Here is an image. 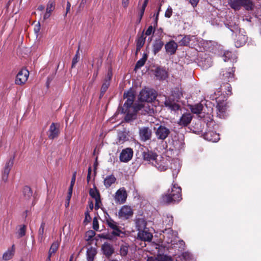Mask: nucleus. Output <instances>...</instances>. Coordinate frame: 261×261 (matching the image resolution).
Masks as SVG:
<instances>
[{
	"label": "nucleus",
	"instance_id": "1",
	"mask_svg": "<svg viewBox=\"0 0 261 261\" xmlns=\"http://www.w3.org/2000/svg\"><path fill=\"white\" fill-rule=\"evenodd\" d=\"M130 111H132V113H128L125 117V120L126 121H129L135 119L138 111H142L143 114H147L151 115L154 112V108L153 107L151 102L139 103L136 105V108H130Z\"/></svg>",
	"mask_w": 261,
	"mask_h": 261
},
{
	"label": "nucleus",
	"instance_id": "2",
	"mask_svg": "<svg viewBox=\"0 0 261 261\" xmlns=\"http://www.w3.org/2000/svg\"><path fill=\"white\" fill-rule=\"evenodd\" d=\"M181 199V188L176 185H173L166 194L162 196L161 201L164 203H170L172 202H178Z\"/></svg>",
	"mask_w": 261,
	"mask_h": 261
},
{
	"label": "nucleus",
	"instance_id": "3",
	"mask_svg": "<svg viewBox=\"0 0 261 261\" xmlns=\"http://www.w3.org/2000/svg\"><path fill=\"white\" fill-rule=\"evenodd\" d=\"M226 25L231 32L237 34L236 38H235V46L237 47H239L244 45L247 39L244 30L240 29L236 22L234 24L230 22L229 24H227Z\"/></svg>",
	"mask_w": 261,
	"mask_h": 261
},
{
	"label": "nucleus",
	"instance_id": "4",
	"mask_svg": "<svg viewBox=\"0 0 261 261\" xmlns=\"http://www.w3.org/2000/svg\"><path fill=\"white\" fill-rule=\"evenodd\" d=\"M182 96L181 91L179 88H176L172 93V97H170L168 98H166L164 102V105L166 107L172 111H176L178 110L180 107L175 102V100L178 101Z\"/></svg>",
	"mask_w": 261,
	"mask_h": 261
},
{
	"label": "nucleus",
	"instance_id": "5",
	"mask_svg": "<svg viewBox=\"0 0 261 261\" xmlns=\"http://www.w3.org/2000/svg\"><path fill=\"white\" fill-rule=\"evenodd\" d=\"M228 4L234 10H239L242 7L247 10H252L254 8L252 0H228Z\"/></svg>",
	"mask_w": 261,
	"mask_h": 261
},
{
	"label": "nucleus",
	"instance_id": "6",
	"mask_svg": "<svg viewBox=\"0 0 261 261\" xmlns=\"http://www.w3.org/2000/svg\"><path fill=\"white\" fill-rule=\"evenodd\" d=\"M124 97L126 99V100L123 105L122 112L126 113V116L128 113H132V111H130V108H136V106L135 107L132 106L135 99L134 92L132 90H129L126 93H124Z\"/></svg>",
	"mask_w": 261,
	"mask_h": 261
},
{
	"label": "nucleus",
	"instance_id": "7",
	"mask_svg": "<svg viewBox=\"0 0 261 261\" xmlns=\"http://www.w3.org/2000/svg\"><path fill=\"white\" fill-rule=\"evenodd\" d=\"M156 98V93L150 89H143L139 94L140 103H150Z\"/></svg>",
	"mask_w": 261,
	"mask_h": 261
},
{
	"label": "nucleus",
	"instance_id": "8",
	"mask_svg": "<svg viewBox=\"0 0 261 261\" xmlns=\"http://www.w3.org/2000/svg\"><path fill=\"white\" fill-rule=\"evenodd\" d=\"M171 131L170 129L164 125H161L154 128V134L158 140L163 141L168 138Z\"/></svg>",
	"mask_w": 261,
	"mask_h": 261
},
{
	"label": "nucleus",
	"instance_id": "9",
	"mask_svg": "<svg viewBox=\"0 0 261 261\" xmlns=\"http://www.w3.org/2000/svg\"><path fill=\"white\" fill-rule=\"evenodd\" d=\"M170 161L166 158H164L161 155H159L158 158L156 159L153 164L154 166L159 171H164L169 168V164Z\"/></svg>",
	"mask_w": 261,
	"mask_h": 261
},
{
	"label": "nucleus",
	"instance_id": "10",
	"mask_svg": "<svg viewBox=\"0 0 261 261\" xmlns=\"http://www.w3.org/2000/svg\"><path fill=\"white\" fill-rule=\"evenodd\" d=\"M114 197L116 203L119 204L125 203L127 197V194L125 188L122 187L118 190Z\"/></svg>",
	"mask_w": 261,
	"mask_h": 261
},
{
	"label": "nucleus",
	"instance_id": "11",
	"mask_svg": "<svg viewBox=\"0 0 261 261\" xmlns=\"http://www.w3.org/2000/svg\"><path fill=\"white\" fill-rule=\"evenodd\" d=\"M14 159L10 158L6 163L5 167L2 172V179L4 182H7L9 176V172L13 165Z\"/></svg>",
	"mask_w": 261,
	"mask_h": 261
},
{
	"label": "nucleus",
	"instance_id": "12",
	"mask_svg": "<svg viewBox=\"0 0 261 261\" xmlns=\"http://www.w3.org/2000/svg\"><path fill=\"white\" fill-rule=\"evenodd\" d=\"M29 75V72L26 69H22L17 74L15 83L17 85L24 84L28 80Z\"/></svg>",
	"mask_w": 261,
	"mask_h": 261
},
{
	"label": "nucleus",
	"instance_id": "13",
	"mask_svg": "<svg viewBox=\"0 0 261 261\" xmlns=\"http://www.w3.org/2000/svg\"><path fill=\"white\" fill-rule=\"evenodd\" d=\"M139 135L140 140L145 142L151 139L152 131L148 127H142L139 128Z\"/></svg>",
	"mask_w": 261,
	"mask_h": 261
},
{
	"label": "nucleus",
	"instance_id": "14",
	"mask_svg": "<svg viewBox=\"0 0 261 261\" xmlns=\"http://www.w3.org/2000/svg\"><path fill=\"white\" fill-rule=\"evenodd\" d=\"M142 158L143 159L148 162L149 163L153 164L155 160L157 158H158L159 155H158L156 153L153 152L151 150H144L142 152Z\"/></svg>",
	"mask_w": 261,
	"mask_h": 261
},
{
	"label": "nucleus",
	"instance_id": "15",
	"mask_svg": "<svg viewBox=\"0 0 261 261\" xmlns=\"http://www.w3.org/2000/svg\"><path fill=\"white\" fill-rule=\"evenodd\" d=\"M133 211L130 206L123 205L118 212V216L120 218L127 219L132 217Z\"/></svg>",
	"mask_w": 261,
	"mask_h": 261
},
{
	"label": "nucleus",
	"instance_id": "16",
	"mask_svg": "<svg viewBox=\"0 0 261 261\" xmlns=\"http://www.w3.org/2000/svg\"><path fill=\"white\" fill-rule=\"evenodd\" d=\"M133 155V151L130 148L123 149L119 156L120 160L122 162H127L130 161Z\"/></svg>",
	"mask_w": 261,
	"mask_h": 261
},
{
	"label": "nucleus",
	"instance_id": "17",
	"mask_svg": "<svg viewBox=\"0 0 261 261\" xmlns=\"http://www.w3.org/2000/svg\"><path fill=\"white\" fill-rule=\"evenodd\" d=\"M106 224L109 227L113 229L112 234L115 236H119L122 231L119 229L117 223L111 218H109L106 220Z\"/></svg>",
	"mask_w": 261,
	"mask_h": 261
},
{
	"label": "nucleus",
	"instance_id": "18",
	"mask_svg": "<svg viewBox=\"0 0 261 261\" xmlns=\"http://www.w3.org/2000/svg\"><path fill=\"white\" fill-rule=\"evenodd\" d=\"M216 108L217 116L220 118H224L226 116V103L225 101L218 102Z\"/></svg>",
	"mask_w": 261,
	"mask_h": 261
},
{
	"label": "nucleus",
	"instance_id": "19",
	"mask_svg": "<svg viewBox=\"0 0 261 261\" xmlns=\"http://www.w3.org/2000/svg\"><path fill=\"white\" fill-rule=\"evenodd\" d=\"M177 234L176 232H174L172 230H167L164 234V240L168 244L174 243L176 241Z\"/></svg>",
	"mask_w": 261,
	"mask_h": 261
},
{
	"label": "nucleus",
	"instance_id": "20",
	"mask_svg": "<svg viewBox=\"0 0 261 261\" xmlns=\"http://www.w3.org/2000/svg\"><path fill=\"white\" fill-rule=\"evenodd\" d=\"M192 119V116L191 114L185 113L181 116L177 123L180 126H186L190 123Z\"/></svg>",
	"mask_w": 261,
	"mask_h": 261
},
{
	"label": "nucleus",
	"instance_id": "21",
	"mask_svg": "<svg viewBox=\"0 0 261 261\" xmlns=\"http://www.w3.org/2000/svg\"><path fill=\"white\" fill-rule=\"evenodd\" d=\"M138 237L142 240L150 242L152 238V234L149 232L147 228L138 232Z\"/></svg>",
	"mask_w": 261,
	"mask_h": 261
},
{
	"label": "nucleus",
	"instance_id": "22",
	"mask_svg": "<svg viewBox=\"0 0 261 261\" xmlns=\"http://www.w3.org/2000/svg\"><path fill=\"white\" fill-rule=\"evenodd\" d=\"M177 44L173 40H171L165 44V47L166 52L170 55H173L177 48Z\"/></svg>",
	"mask_w": 261,
	"mask_h": 261
},
{
	"label": "nucleus",
	"instance_id": "23",
	"mask_svg": "<svg viewBox=\"0 0 261 261\" xmlns=\"http://www.w3.org/2000/svg\"><path fill=\"white\" fill-rule=\"evenodd\" d=\"M59 133V127L57 124L53 123L49 127L48 130V137L50 139H54L57 138Z\"/></svg>",
	"mask_w": 261,
	"mask_h": 261
},
{
	"label": "nucleus",
	"instance_id": "24",
	"mask_svg": "<svg viewBox=\"0 0 261 261\" xmlns=\"http://www.w3.org/2000/svg\"><path fill=\"white\" fill-rule=\"evenodd\" d=\"M193 42L191 45H194V43L197 42V38L195 36L187 35L185 36L180 40L179 43L181 45L188 46L190 45V42Z\"/></svg>",
	"mask_w": 261,
	"mask_h": 261
},
{
	"label": "nucleus",
	"instance_id": "25",
	"mask_svg": "<svg viewBox=\"0 0 261 261\" xmlns=\"http://www.w3.org/2000/svg\"><path fill=\"white\" fill-rule=\"evenodd\" d=\"M55 7V2L54 0H49L46 9V12L44 15L43 18L46 19L48 18Z\"/></svg>",
	"mask_w": 261,
	"mask_h": 261
},
{
	"label": "nucleus",
	"instance_id": "26",
	"mask_svg": "<svg viewBox=\"0 0 261 261\" xmlns=\"http://www.w3.org/2000/svg\"><path fill=\"white\" fill-rule=\"evenodd\" d=\"M204 138L210 141L217 142L220 140L219 134L215 132H208L205 134Z\"/></svg>",
	"mask_w": 261,
	"mask_h": 261
},
{
	"label": "nucleus",
	"instance_id": "27",
	"mask_svg": "<svg viewBox=\"0 0 261 261\" xmlns=\"http://www.w3.org/2000/svg\"><path fill=\"white\" fill-rule=\"evenodd\" d=\"M101 248L104 254L108 257L111 256L114 252V249L113 246L108 243H105L102 246Z\"/></svg>",
	"mask_w": 261,
	"mask_h": 261
},
{
	"label": "nucleus",
	"instance_id": "28",
	"mask_svg": "<svg viewBox=\"0 0 261 261\" xmlns=\"http://www.w3.org/2000/svg\"><path fill=\"white\" fill-rule=\"evenodd\" d=\"M112 75V72L111 71H109L108 74L107 75V77L106 78L105 81L102 85L101 88V93L103 94L106 90H107L108 87L110 85V82L111 79Z\"/></svg>",
	"mask_w": 261,
	"mask_h": 261
},
{
	"label": "nucleus",
	"instance_id": "29",
	"mask_svg": "<svg viewBox=\"0 0 261 261\" xmlns=\"http://www.w3.org/2000/svg\"><path fill=\"white\" fill-rule=\"evenodd\" d=\"M15 251V246L13 245L11 248H9L3 254V258L5 260H9L12 258L14 255Z\"/></svg>",
	"mask_w": 261,
	"mask_h": 261
},
{
	"label": "nucleus",
	"instance_id": "30",
	"mask_svg": "<svg viewBox=\"0 0 261 261\" xmlns=\"http://www.w3.org/2000/svg\"><path fill=\"white\" fill-rule=\"evenodd\" d=\"M116 180V178L113 175L107 176L103 180V184L106 188H109L114 184Z\"/></svg>",
	"mask_w": 261,
	"mask_h": 261
},
{
	"label": "nucleus",
	"instance_id": "31",
	"mask_svg": "<svg viewBox=\"0 0 261 261\" xmlns=\"http://www.w3.org/2000/svg\"><path fill=\"white\" fill-rule=\"evenodd\" d=\"M136 225L139 231L146 228V223L143 218H138L136 219Z\"/></svg>",
	"mask_w": 261,
	"mask_h": 261
},
{
	"label": "nucleus",
	"instance_id": "32",
	"mask_svg": "<svg viewBox=\"0 0 261 261\" xmlns=\"http://www.w3.org/2000/svg\"><path fill=\"white\" fill-rule=\"evenodd\" d=\"M164 45V43L161 40H156L153 45V50L154 54L158 53Z\"/></svg>",
	"mask_w": 261,
	"mask_h": 261
},
{
	"label": "nucleus",
	"instance_id": "33",
	"mask_svg": "<svg viewBox=\"0 0 261 261\" xmlns=\"http://www.w3.org/2000/svg\"><path fill=\"white\" fill-rule=\"evenodd\" d=\"M190 109L193 113L198 114L202 111L203 106L201 103H198L195 105L190 106Z\"/></svg>",
	"mask_w": 261,
	"mask_h": 261
},
{
	"label": "nucleus",
	"instance_id": "34",
	"mask_svg": "<svg viewBox=\"0 0 261 261\" xmlns=\"http://www.w3.org/2000/svg\"><path fill=\"white\" fill-rule=\"evenodd\" d=\"M96 254V250L95 248L90 247L87 249V256L88 261H93L94 256Z\"/></svg>",
	"mask_w": 261,
	"mask_h": 261
},
{
	"label": "nucleus",
	"instance_id": "35",
	"mask_svg": "<svg viewBox=\"0 0 261 261\" xmlns=\"http://www.w3.org/2000/svg\"><path fill=\"white\" fill-rule=\"evenodd\" d=\"M44 228H45V223L42 222L40 227L38 230V240L40 242H42L43 240L44 239Z\"/></svg>",
	"mask_w": 261,
	"mask_h": 261
},
{
	"label": "nucleus",
	"instance_id": "36",
	"mask_svg": "<svg viewBox=\"0 0 261 261\" xmlns=\"http://www.w3.org/2000/svg\"><path fill=\"white\" fill-rule=\"evenodd\" d=\"M167 72L165 69L158 68L155 71V76L159 79H164L167 77Z\"/></svg>",
	"mask_w": 261,
	"mask_h": 261
},
{
	"label": "nucleus",
	"instance_id": "37",
	"mask_svg": "<svg viewBox=\"0 0 261 261\" xmlns=\"http://www.w3.org/2000/svg\"><path fill=\"white\" fill-rule=\"evenodd\" d=\"M173 146L175 150L179 151L184 148V143L182 141L176 140L173 141Z\"/></svg>",
	"mask_w": 261,
	"mask_h": 261
},
{
	"label": "nucleus",
	"instance_id": "38",
	"mask_svg": "<svg viewBox=\"0 0 261 261\" xmlns=\"http://www.w3.org/2000/svg\"><path fill=\"white\" fill-rule=\"evenodd\" d=\"M145 38L144 35L142 34L137 40V51L139 50L144 45L145 43Z\"/></svg>",
	"mask_w": 261,
	"mask_h": 261
},
{
	"label": "nucleus",
	"instance_id": "39",
	"mask_svg": "<svg viewBox=\"0 0 261 261\" xmlns=\"http://www.w3.org/2000/svg\"><path fill=\"white\" fill-rule=\"evenodd\" d=\"M128 245L126 244H123L120 246V254L122 256H125L127 255L128 252Z\"/></svg>",
	"mask_w": 261,
	"mask_h": 261
},
{
	"label": "nucleus",
	"instance_id": "40",
	"mask_svg": "<svg viewBox=\"0 0 261 261\" xmlns=\"http://www.w3.org/2000/svg\"><path fill=\"white\" fill-rule=\"evenodd\" d=\"M89 194L94 199L100 197L99 193L95 188L90 189L89 191Z\"/></svg>",
	"mask_w": 261,
	"mask_h": 261
},
{
	"label": "nucleus",
	"instance_id": "41",
	"mask_svg": "<svg viewBox=\"0 0 261 261\" xmlns=\"http://www.w3.org/2000/svg\"><path fill=\"white\" fill-rule=\"evenodd\" d=\"M23 193L27 199L29 198L32 195L31 189L29 187L26 186L23 188Z\"/></svg>",
	"mask_w": 261,
	"mask_h": 261
},
{
	"label": "nucleus",
	"instance_id": "42",
	"mask_svg": "<svg viewBox=\"0 0 261 261\" xmlns=\"http://www.w3.org/2000/svg\"><path fill=\"white\" fill-rule=\"evenodd\" d=\"M59 245L57 243H54L49 250L48 254H49V256H51V255L55 253L58 248Z\"/></svg>",
	"mask_w": 261,
	"mask_h": 261
},
{
	"label": "nucleus",
	"instance_id": "43",
	"mask_svg": "<svg viewBox=\"0 0 261 261\" xmlns=\"http://www.w3.org/2000/svg\"><path fill=\"white\" fill-rule=\"evenodd\" d=\"M146 60V57H143L141 59H140L136 63L135 68H140L142 66H143Z\"/></svg>",
	"mask_w": 261,
	"mask_h": 261
},
{
	"label": "nucleus",
	"instance_id": "44",
	"mask_svg": "<svg viewBox=\"0 0 261 261\" xmlns=\"http://www.w3.org/2000/svg\"><path fill=\"white\" fill-rule=\"evenodd\" d=\"M26 231V227L24 225L21 226L19 230H18L17 233H18V238H21L23 236H24L25 234Z\"/></svg>",
	"mask_w": 261,
	"mask_h": 261
},
{
	"label": "nucleus",
	"instance_id": "45",
	"mask_svg": "<svg viewBox=\"0 0 261 261\" xmlns=\"http://www.w3.org/2000/svg\"><path fill=\"white\" fill-rule=\"evenodd\" d=\"M158 260L159 261H172L173 259L171 257L163 255L158 256Z\"/></svg>",
	"mask_w": 261,
	"mask_h": 261
},
{
	"label": "nucleus",
	"instance_id": "46",
	"mask_svg": "<svg viewBox=\"0 0 261 261\" xmlns=\"http://www.w3.org/2000/svg\"><path fill=\"white\" fill-rule=\"evenodd\" d=\"M80 59V55L79 54V51L76 52V55H75L74 57L72 59V67H74L75 65V64L78 62Z\"/></svg>",
	"mask_w": 261,
	"mask_h": 261
},
{
	"label": "nucleus",
	"instance_id": "47",
	"mask_svg": "<svg viewBox=\"0 0 261 261\" xmlns=\"http://www.w3.org/2000/svg\"><path fill=\"white\" fill-rule=\"evenodd\" d=\"M232 72V70L226 72L225 73H223V75L228 79V81H230L233 79V74Z\"/></svg>",
	"mask_w": 261,
	"mask_h": 261
},
{
	"label": "nucleus",
	"instance_id": "48",
	"mask_svg": "<svg viewBox=\"0 0 261 261\" xmlns=\"http://www.w3.org/2000/svg\"><path fill=\"white\" fill-rule=\"evenodd\" d=\"M95 201V208L96 210L98 209L100 207L101 205V202L100 200V197H99L97 198L94 199Z\"/></svg>",
	"mask_w": 261,
	"mask_h": 261
},
{
	"label": "nucleus",
	"instance_id": "49",
	"mask_svg": "<svg viewBox=\"0 0 261 261\" xmlns=\"http://www.w3.org/2000/svg\"><path fill=\"white\" fill-rule=\"evenodd\" d=\"M172 14V9L171 7H169L165 12V16L166 17L170 18Z\"/></svg>",
	"mask_w": 261,
	"mask_h": 261
},
{
	"label": "nucleus",
	"instance_id": "50",
	"mask_svg": "<svg viewBox=\"0 0 261 261\" xmlns=\"http://www.w3.org/2000/svg\"><path fill=\"white\" fill-rule=\"evenodd\" d=\"M154 30L153 27L150 25L147 29V30L145 32V35L146 36H149L151 34H152L154 32Z\"/></svg>",
	"mask_w": 261,
	"mask_h": 261
},
{
	"label": "nucleus",
	"instance_id": "51",
	"mask_svg": "<svg viewBox=\"0 0 261 261\" xmlns=\"http://www.w3.org/2000/svg\"><path fill=\"white\" fill-rule=\"evenodd\" d=\"M95 234V233L93 230H90L86 232V237H87V240H90L93 237H94Z\"/></svg>",
	"mask_w": 261,
	"mask_h": 261
},
{
	"label": "nucleus",
	"instance_id": "52",
	"mask_svg": "<svg viewBox=\"0 0 261 261\" xmlns=\"http://www.w3.org/2000/svg\"><path fill=\"white\" fill-rule=\"evenodd\" d=\"M231 56V53L229 51H226L224 54V59L223 60L224 62H226Z\"/></svg>",
	"mask_w": 261,
	"mask_h": 261
},
{
	"label": "nucleus",
	"instance_id": "53",
	"mask_svg": "<svg viewBox=\"0 0 261 261\" xmlns=\"http://www.w3.org/2000/svg\"><path fill=\"white\" fill-rule=\"evenodd\" d=\"M256 16L259 19H261V5L256 10Z\"/></svg>",
	"mask_w": 261,
	"mask_h": 261
},
{
	"label": "nucleus",
	"instance_id": "54",
	"mask_svg": "<svg viewBox=\"0 0 261 261\" xmlns=\"http://www.w3.org/2000/svg\"><path fill=\"white\" fill-rule=\"evenodd\" d=\"M199 1V0H189V2L193 7H195L198 4Z\"/></svg>",
	"mask_w": 261,
	"mask_h": 261
},
{
	"label": "nucleus",
	"instance_id": "55",
	"mask_svg": "<svg viewBox=\"0 0 261 261\" xmlns=\"http://www.w3.org/2000/svg\"><path fill=\"white\" fill-rule=\"evenodd\" d=\"M129 4V0H122V5L124 8H126Z\"/></svg>",
	"mask_w": 261,
	"mask_h": 261
},
{
	"label": "nucleus",
	"instance_id": "56",
	"mask_svg": "<svg viewBox=\"0 0 261 261\" xmlns=\"http://www.w3.org/2000/svg\"><path fill=\"white\" fill-rule=\"evenodd\" d=\"M91 167H89L88 168V173L87 177V181L88 182H89L90 178H91Z\"/></svg>",
	"mask_w": 261,
	"mask_h": 261
},
{
	"label": "nucleus",
	"instance_id": "57",
	"mask_svg": "<svg viewBox=\"0 0 261 261\" xmlns=\"http://www.w3.org/2000/svg\"><path fill=\"white\" fill-rule=\"evenodd\" d=\"M75 177H76V172H74L73 173V176H72L71 180L70 186H71V187H73V185L75 181Z\"/></svg>",
	"mask_w": 261,
	"mask_h": 261
},
{
	"label": "nucleus",
	"instance_id": "58",
	"mask_svg": "<svg viewBox=\"0 0 261 261\" xmlns=\"http://www.w3.org/2000/svg\"><path fill=\"white\" fill-rule=\"evenodd\" d=\"M145 8H146L142 7V8H141V11H140V14L139 22L140 21V20H141V19L143 14H144Z\"/></svg>",
	"mask_w": 261,
	"mask_h": 261
},
{
	"label": "nucleus",
	"instance_id": "59",
	"mask_svg": "<svg viewBox=\"0 0 261 261\" xmlns=\"http://www.w3.org/2000/svg\"><path fill=\"white\" fill-rule=\"evenodd\" d=\"M70 7H71L70 3L69 2H68L67 3L65 16H66L67 14L70 11Z\"/></svg>",
	"mask_w": 261,
	"mask_h": 261
},
{
	"label": "nucleus",
	"instance_id": "60",
	"mask_svg": "<svg viewBox=\"0 0 261 261\" xmlns=\"http://www.w3.org/2000/svg\"><path fill=\"white\" fill-rule=\"evenodd\" d=\"M182 256L185 259H188L190 257V254L188 252H185L182 254Z\"/></svg>",
	"mask_w": 261,
	"mask_h": 261
},
{
	"label": "nucleus",
	"instance_id": "61",
	"mask_svg": "<svg viewBox=\"0 0 261 261\" xmlns=\"http://www.w3.org/2000/svg\"><path fill=\"white\" fill-rule=\"evenodd\" d=\"M147 261H159L158 256L157 257H154L152 256L149 257L147 259Z\"/></svg>",
	"mask_w": 261,
	"mask_h": 261
},
{
	"label": "nucleus",
	"instance_id": "62",
	"mask_svg": "<svg viewBox=\"0 0 261 261\" xmlns=\"http://www.w3.org/2000/svg\"><path fill=\"white\" fill-rule=\"evenodd\" d=\"M40 31V24L38 23L37 25H36L34 28V31L36 33H38Z\"/></svg>",
	"mask_w": 261,
	"mask_h": 261
},
{
	"label": "nucleus",
	"instance_id": "63",
	"mask_svg": "<svg viewBox=\"0 0 261 261\" xmlns=\"http://www.w3.org/2000/svg\"><path fill=\"white\" fill-rule=\"evenodd\" d=\"M125 136H124L123 135H122V136H119V142L121 143V141H122V142H123L125 140Z\"/></svg>",
	"mask_w": 261,
	"mask_h": 261
},
{
	"label": "nucleus",
	"instance_id": "64",
	"mask_svg": "<svg viewBox=\"0 0 261 261\" xmlns=\"http://www.w3.org/2000/svg\"><path fill=\"white\" fill-rule=\"evenodd\" d=\"M72 189H73V187H71V186H70V187L69 188V189H68V191H69L68 194L70 195V196H71Z\"/></svg>",
	"mask_w": 261,
	"mask_h": 261
}]
</instances>
